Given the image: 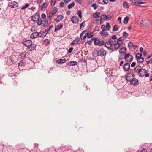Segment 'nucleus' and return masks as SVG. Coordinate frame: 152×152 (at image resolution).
Wrapping results in <instances>:
<instances>
[{"mask_svg":"<svg viewBox=\"0 0 152 152\" xmlns=\"http://www.w3.org/2000/svg\"><path fill=\"white\" fill-rule=\"evenodd\" d=\"M92 40H91V39L90 40H88L87 42L88 44L89 45H91L92 44Z\"/></svg>","mask_w":152,"mask_h":152,"instance_id":"63","label":"nucleus"},{"mask_svg":"<svg viewBox=\"0 0 152 152\" xmlns=\"http://www.w3.org/2000/svg\"><path fill=\"white\" fill-rule=\"evenodd\" d=\"M144 58L141 57L140 59H137V62L141 63L144 61Z\"/></svg>","mask_w":152,"mask_h":152,"instance_id":"41","label":"nucleus"},{"mask_svg":"<svg viewBox=\"0 0 152 152\" xmlns=\"http://www.w3.org/2000/svg\"><path fill=\"white\" fill-rule=\"evenodd\" d=\"M150 20L148 19L142 20L139 23L141 26H148L150 25Z\"/></svg>","mask_w":152,"mask_h":152,"instance_id":"2","label":"nucleus"},{"mask_svg":"<svg viewBox=\"0 0 152 152\" xmlns=\"http://www.w3.org/2000/svg\"><path fill=\"white\" fill-rule=\"evenodd\" d=\"M92 6L93 7L94 9L95 10L96 9L97 7V4L96 3H94L92 5Z\"/></svg>","mask_w":152,"mask_h":152,"instance_id":"49","label":"nucleus"},{"mask_svg":"<svg viewBox=\"0 0 152 152\" xmlns=\"http://www.w3.org/2000/svg\"><path fill=\"white\" fill-rule=\"evenodd\" d=\"M108 41H110V43H111V44H112V45L113 46V45H114V41L112 40L111 38H110L109 39Z\"/></svg>","mask_w":152,"mask_h":152,"instance_id":"57","label":"nucleus"},{"mask_svg":"<svg viewBox=\"0 0 152 152\" xmlns=\"http://www.w3.org/2000/svg\"><path fill=\"white\" fill-rule=\"evenodd\" d=\"M126 48H121L119 51L120 53H124L126 52Z\"/></svg>","mask_w":152,"mask_h":152,"instance_id":"28","label":"nucleus"},{"mask_svg":"<svg viewBox=\"0 0 152 152\" xmlns=\"http://www.w3.org/2000/svg\"><path fill=\"white\" fill-rule=\"evenodd\" d=\"M29 4L28 3H26L22 7H21V9L22 10H25L26 8L28 7L29 6Z\"/></svg>","mask_w":152,"mask_h":152,"instance_id":"38","label":"nucleus"},{"mask_svg":"<svg viewBox=\"0 0 152 152\" xmlns=\"http://www.w3.org/2000/svg\"><path fill=\"white\" fill-rule=\"evenodd\" d=\"M48 21L47 19H45L44 20H43V22L42 23V24L43 25L42 26L43 27H45L47 26L48 24Z\"/></svg>","mask_w":152,"mask_h":152,"instance_id":"26","label":"nucleus"},{"mask_svg":"<svg viewBox=\"0 0 152 152\" xmlns=\"http://www.w3.org/2000/svg\"><path fill=\"white\" fill-rule=\"evenodd\" d=\"M101 28L102 30V31H106L107 29L106 28L105 26L104 25H103L102 26Z\"/></svg>","mask_w":152,"mask_h":152,"instance_id":"47","label":"nucleus"},{"mask_svg":"<svg viewBox=\"0 0 152 152\" xmlns=\"http://www.w3.org/2000/svg\"><path fill=\"white\" fill-rule=\"evenodd\" d=\"M53 25L50 26L48 29H46L45 32L47 33L48 32L50 31L51 29L53 28Z\"/></svg>","mask_w":152,"mask_h":152,"instance_id":"48","label":"nucleus"},{"mask_svg":"<svg viewBox=\"0 0 152 152\" xmlns=\"http://www.w3.org/2000/svg\"><path fill=\"white\" fill-rule=\"evenodd\" d=\"M133 46V44L132 42H130L128 44V47L129 49L132 48Z\"/></svg>","mask_w":152,"mask_h":152,"instance_id":"43","label":"nucleus"},{"mask_svg":"<svg viewBox=\"0 0 152 152\" xmlns=\"http://www.w3.org/2000/svg\"><path fill=\"white\" fill-rule=\"evenodd\" d=\"M47 4L46 3H44L43 4L41 7V9L43 10L45 9L47 7Z\"/></svg>","mask_w":152,"mask_h":152,"instance_id":"37","label":"nucleus"},{"mask_svg":"<svg viewBox=\"0 0 152 152\" xmlns=\"http://www.w3.org/2000/svg\"><path fill=\"white\" fill-rule=\"evenodd\" d=\"M111 38L113 39H115L117 38V37L116 35H114L112 36Z\"/></svg>","mask_w":152,"mask_h":152,"instance_id":"64","label":"nucleus"},{"mask_svg":"<svg viewBox=\"0 0 152 152\" xmlns=\"http://www.w3.org/2000/svg\"><path fill=\"white\" fill-rule=\"evenodd\" d=\"M77 15H78V16H79V17L80 18H81L82 17V16L81 15L82 12H81V11L80 10H78L77 11Z\"/></svg>","mask_w":152,"mask_h":152,"instance_id":"42","label":"nucleus"},{"mask_svg":"<svg viewBox=\"0 0 152 152\" xmlns=\"http://www.w3.org/2000/svg\"><path fill=\"white\" fill-rule=\"evenodd\" d=\"M46 45H48L50 43V40L48 39H46L44 41Z\"/></svg>","mask_w":152,"mask_h":152,"instance_id":"46","label":"nucleus"},{"mask_svg":"<svg viewBox=\"0 0 152 152\" xmlns=\"http://www.w3.org/2000/svg\"><path fill=\"white\" fill-rule=\"evenodd\" d=\"M106 31H102L100 33V34L102 37H105L108 35V32H106Z\"/></svg>","mask_w":152,"mask_h":152,"instance_id":"25","label":"nucleus"},{"mask_svg":"<svg viewBox=\"0 0 152 152\" xmlns=\"http://www.w3.org/2000/svg\"><path fill=\"white\" fill-rule=\"evenodd\" d=\"M75 3L74 2H72L68 6V9H71L72 7H74L75 5Z\"/></svg>","mask_w":152,"mask_h":152,"instance_id":"36","label":"nucleus"},{"mask_svg":"<svg viewBox=\"0 0 152 152\" xmlns=\"http://www.w3.org/2000/svg\"><path fill=\"white\" fill-rule=\"evenodd\" d=\"M124 39V38L123 37H119L117 39V41H121L123 40Z\"/></svg>","mask_w":152,"mask_h":152,"instance_id":"60","label":"nucleus"},{"mask_svg":"<svg viewBox=\"0 0 152 152\" xmlns=\"http://www.w3.org/2000/svg\"><path fill=\"white\" fill-rule=\"evenodd\" d=\"M104 42L103 40H101V41H99V45H102L104 44Z\"/></svg>","mask_w":152,"mask_h":152,"instance_id":"56","label":"nucleus"},{"mask_svg":"<svg viewBox=\"0 0 152 152\" xmlns=\"http://www.w3.org/2000/svg\"><path fill=\"white\" fill-rule=\"evenodd\" d=\"M129 19V17L128 16L125 17L124 19L123 23L125 24H127L128 23Z\"/></svg>","mask_w":152,"mask_h":152,"instance_id":"31","label":"nucleus"},{"mask_svg":"<svg viewBox=\"0 0 152 152\" xmlns=\"http://www.w3.org/2000/svg\"><path fill=\"white\" fill-rule=\"evenodd\" d=\"M106 51L103 48L101 49L98 50L97 52V54L98 56L103 57L106 55Z\"/></svg>","mask_w":152,"mask_h":152,"instance_id":"5","label":"nucleus"},{"mask_svg":"<svg viewBox=\"0 0 152 152\" xmlns=\"http://www.w3.org/2000/svg\"><path fill=\"white\" fill-rule=\"evenodd\" d=\"M131 84L133 86H136L138 83V81L137 79H135L134 78L132 80L130 81Z\"/></svg>","mask_w":152,"mask_h":152,"instance_id":"16","label":"nucleus"},{"mask_svg":"<svg viewBox=\"0 0 152 152\" xmlns=\"http://www.w3.org/2000/svg\"><path fill=\"white\" fill-rule=\"evenodd\" d=\"M89 33V31L87 30H85L82 32L80 35V38L81 40H82V37H83L84 34H88Z\"/></svg>","mask_w":152,"mask_h":152,"instance_id":"27","label":"nucleus"},{"mask_svg":"<svg viewBox=\"0 0 152 152\" xmlns=\"http://www.w3.org/2000/svg\"><path fill=\"white\" fill-rule=\"evenodd\" d=\"M37 20L38 21L37 24L38 25L40 26L42 24L43 20L41 19L40 17L39 19H38Z\"/></svg>","mask_w":152,"mask_h":152,"instance_id":"33","label":"nucleus"},{"mask_svg":"<svg viewBox=\"0 0 152 152\" xmlns=\"http://www.w3.org/2000/svg\"><path fill=\"white\" fill-rule=\"evenodd\" d=\"M99 30V28L98 26H96L94 29V31H97Z\"/></svg>","mask_w":152,"mask_h":152,"instance_id":"62","label":"nucleus"},{"mask_svg":"<svg viewBox=\"0 0 152 152\" xmlns=\"http://www.w3.org/2000/svg\"><path fill=\"white\" fill-rule=\"evenodd\" d=\"M79 21L78 18L75 16H73L71 17V21L73 23H77Z\"/></svg>","mask_w":152,"mask_h":152,"instance_id":"10","label":"nucleus"},{"mask_svg":"<svg viewBox=\"0 0 152 152\" xmlns=\"http://www.w3.org/2000/svg\"><path fill=\"white\" fill-rule=\"evenodd\" d=\"M122 43V42H121V43H120L119 42H117L116 44H114L113 45V47H114V48H115L116 49H118L119 47L120 46L121 44Z\"/></svg>","mask_w":152,"mask_h":152,"instance_id":"22","label":"nucleus"},{"mask_svg":"<svg viewBox=\"0 0 152 152\" xmlns=\"http://www.w3.org/2000/svg\"><path fill=\"white\" fill-rule=\"evenodd\" d=\"M101 14L100 12H95L93 14L92 16L94 18H100V15Z\"/></svg>","mask_w":152,"mask_h":152,"instance_id":"21","label":"nucleus"},{"mask_svg":"<svg viewBox=\"0 0 152 152\" xmlns=\"http://www.w3.org/2000/svg\"><path fill=\"white\" fill-rule=\"evenodd\" d=\"M118 29L119 28L116 25H115L113 27V31L114 32L118 31Z\"/></svg>","mask_w":152,"mask_h":152,"instance_id":"34","label":"nucleus"},{"mask_svg":"<svg viewBox=\"0 0 152 152\" xmlns=\"http://www.w3.org/2000/svg\"><path fill=\"white\" fill-rule=\"evenodd\" d=\"M99 3L101 4H106L108 2V0H99Z\"/></svg>","mask_w":152,"mask_h":152,"instance_id":"24","label":"nucleus"},{"mask_svg":"<svg viewBox=\"0 0 152 152\" xmlns=\"http://www.w3.org/2000/svg\"><path fill=\"white\" fill-rule=\"evenodd\" d=\"M77 62L75 61H72L69 62L68 63V65L69 66H74L77 64Z\"/></svg>","mask_w":152,"mask_h":152,"instance_id":"19","label":"nucleus"},{"mask_svg":"<svg viewBox=\"0 0 152 152\" xmlns=\"http://www.w3.org/2000/svg\"><path fill=\"white\" fill-rule=\"evenodd\" d=\"M101 16L103 19L106 21L110 20L112 17V16L110 15H106L104 14H102Z\"/></svg>","mask_w":152,"mask_h":152,"instance_id":"9","label":"nucleus"},{"mask_svg":"<svg viewBox=\"0 0 152 152\" xmlns=\"http://www.w3.org/2000/svg\"><path fill=\"white\" fill-rule=\"evenodd\" d=\"M57 8L56 7H55L53 8V10L51 12H52L53 14L54 15L57 12Z\"/></svg>","mask_w":152,"mask_h":152,"instance_id":"39","label":"nucleus"},{"mask_svg":"<svg viewBox=\"0 0 152 152\" xmlns=\"http://www.w3.org/2000/svg\"><path fill=\"white\" fill-rule=\"evenodd\" d=\"M134 77V74L131 73H128L125 77L126 80L128 82H130Z\"/></svg>","mask_w":152,"mask_h":152,"instance_id":"4","label":"nucleus"},{"mask_svg":"<svg viewBox=\"0 0 152 152\" xmlns=\"http://www.w3.org/2000/svg\"><path fill=\"white\" fill-rule=\"evenodd\" d=\"M38 36L40 37H41L42 36V35H39V33L38 32H36L33 33L30 36V37L31 38H36Z\"/></svg>","mask_w":152,"mask_h":152,"instance_id":"15","label":"nucleus"},{"mask_svg":"<svg viewBox=\"0 0 152 152\" xmlns=\"http://www.w3.org/2000/svg\"><path fill=\"white\" fill-rule=\"evenodd\" d=\"M110 41H108V42H106L105 43V46L109 50H113L114 49V47L112 45L111 43H110Z\"/></svg>","mask_w":152,"mask_h":152,"instance_id":"7","label":"nucleus"},{"mask_svg":"<svg viewBox=\"0 0 152 152\" xmlns=\"http://www.w3.org/2000/svg\"><path fill=\"white\" fill-rule=\"evenodd\" d=\"M50 1V4L53 6L55 5L56 2V0H49Z\"/></svg>","mask_w":152,"mask_h":152,"instance_id":"44","label":"nucleus"},{"mask_svg":"<svg viewBox=\"0 0 152 152\" xmlns=\"http://www.w3.org/2000/svg\"><path fill=\"white\" fill-rule=\"evenodd\" d=\"M28 53L26 52H23L21 53H20L18 56V57L22 59H24L26 57V55H28Z\"/></svg>","mask_w":152,"mask_h":152,"instance_id":"14","label":"nucleus"},{"mask_svg":"<svg viewBox=\"0 0 152 152\" xmlns=\"http://www.w3.org/2000/svg\"><path fill=\"white\" fill-rule=\"evenodd\" d=\"M100 17V19H97V20L98 24L100 25L102 23L101 21L103 19L101 16Z\"/></svg>","mask_w":152,"mask_h":152,"instance_id":"32","label":"nucleus"},{"mask_svg":"<svg viewBox=\"0 0 152 152\" xmlns=\"http://www.w3.org/2000/svg\"><path fill=\"white\" fill-rule=\"evenodd\" d=\"M46 16L45 14L42 13L41 15V17L43 19H45L46 18Z\"/></svg>","mask_w":152,"mask_h":152,"instance_id":"58","label":"nucleus"},{"mask_svg":"<svg viewBox=\"0 0 152 152\" xmlns=\"http://www.w3.org/2000/svg\"><path fill=\"white\" fill-rule=\"evenodd\" d=\"M23 43L26 47H29L32 45V42L30 40H28L24 41Z\"/></svg>","mask_w":152,"mask_h":152,"instance_id":"12","label":"nucleus"},{"mask_svg":"<svg viewBox=\"0 0 152 152\" xmlns=\"http://www.w3.org/2000/svg\"><path fill=\"white\" fill-rule=\"evenodd\" d=\"M18 6V3L15 1L9 2L8 4V6L12 8L17 7Z\"/></svg>","mask_w":152,"mask_h":152,"instance_id":"6","label":"nucleus"},{"mask_svg":"<svg viewBox=\"0 0 152 152\" xmlns=\"http://www.w3.org/2000/svg\"><path fill=\"white\" fill-rule=\"evenodd\" d=\"M54 15L52 12H51L49 14L48 18L50 20H51V18Z\"/></svg>","mask_w":152,"mask_h":152,"instance_id":"51","label":"nucleus"},{"mask_svg":"<svg viewBox=\"0 0 152 152\" xmlns=\"http://www.w3.org/2000/svg\"><path fill=\"white\" fill-rule=\"evenodd\" d=\"M93 33L92 32L88 34V38H89L92 37L93 36Z\"/></svg>","mask_w":152,"mask_h":152,"instance_id":"50","label":"nucleus"},{"mask_svg":"<svg viewBox=\"0 0 152 152\" xmlns=\"http://www.w3.org/2000/svg\"><path fill=\"white\" fill-rule=\"evenodd\" d=\"M63 18V16L61 15H58L57 18L56 22L58 23Z\"/></svg>","mask_w":152,"mask_h":152,"instance_id":"23","label":"nucleus"},{"mask_svg":"<svg viewBox=\"0 0 152 152\" xmlns=\"http://www.w3.org/2000/svg\"><path fill=\"white\" fill-rule=\"evenodd\" d=\"M91 40H94V44L96 45H99L100 40L97 38H96L94 37L92 38L91 39Z\"/></svg>","mask_w":152,"mask_h":152,"instance_id":"20","label":"nucleus"},{"mask_svg":"<svg viewBox=\"0 0 152 152\" xmlns=\"http://www.w3.org/2000/svg\"><path fill=\"white\" fill-rule=\"evenodd\" d=\"M59 5H60V7H63L64 6V3L63 2L61 1Z\"/></svg>","mask_w":152,"mask_h":152,"instance_id":"61","label":"nucleus"},{"mask_svg":"<svg viewBox=\"0 0 152 152\" xmlns=\"http://www.w3.org/2000/svg\"><path fill=\"white\" fill-rule=\"evenodd\" d=\"M130 64L128 63H126L123 66V69L125 71H128L130 69Z\"/></svg>","mask_w":152,"mask_h":152,"instance_id":"11","label":"nucleus"},{"mask_svg":"<svg viewBox=\"0 0 152 152\" xmlns=\"http://www.w3.org/2000/svg\"><path fill=\"white\" fill-rule=\"evenodd\" d=\"M32 21L35 22L37 21L40 18L39 15V14L35 13L32 15L31 17Z\"/></svg>","mask_w":152,"mask_h":152,"instance_id":"8","label":"nucleus"},{"mask_svg":"<svg viewBox=\"0 0 152 152\" xmlns=\"http://www.w3.org/2000/svg\"><path fill=\"white\" fill-rule=\"evenodd\" d=\"M123 6L124 7L128 9L129 7V6L128 4V3L126 1H124L123 3Z\"/></svg>","mask_w":152,"mask_h":152,"instance_id":"29","label":"nucleus"},{"mask_svg":"<svg viewBox=\"0 0 152 152\" xmlns=\"http://www.w3.org/2000/svg\"><path fill=\"white\" fill-rule=\"evenodd\" d=\"M13 82V85H16L17 84V79L16 78L17 76L15 75H13L11 76Z\"/></svg>","mask_w":152,"mask_h":152,"instance_id":"17","label":"nucleus"},{"mask_svg":"<svg viewBox=\"0 0 152 152\" xmlns=\"http://www.w3.org/2000/svg\"><path fill=\"white\" fill-rule=\"evenodd\" d=\"M78 44V43L76 42V40H74L72 41L71 44L72 45H75Z\"/></svg>","mask_w":152,"mask_h":152,"instance_id":"59","label":"nucleus"},{"mask_svg":"<svg viewBox=\"0 0 152 152\" xmlns=\"http://www.w3.org/2000/svg\"><path fill=\"white\" fill-rule=\"evenodd\" d=\"M63 27V24L61 23L60 24L58 25L55 28V31H56L61 29Z\"/></svg>","mask_w":152,"mask_h":152,"instance_id":"18","label":"nucleus"},{"mask_svg":"<svg viewBox=\"0 0 152 152\" xmlns=\"http://www.w3.org/2000/svg\"><path fill=\"white\" fill-rule=\"evenodd\" d=\"M12 64V62L11 59H9L8 60L7 62V65H10Z\"/></svg>","mask_w":152,"mask_h":152,"instance_id":"52","label":"nucleus"},{"mask_svg":"<svg viewBox=\"0 0 152 152\" xmlns=\"http://www.w3.org/2000/svg\"><path fill=\"white\" fill-rule=\"evenodd\" d=\"M135 6H139L141 4H144L145 3L143 2H139L137 0H132L131 1Z\"/></svg>","mask_w":152,"mask_h":152,"instance_id":"13","label":"nucleus"},{"mask_svg":"<svg viewBox=\"0 0 152 152\" xmlns=\"http://www.w3.org/2000/svg\"><path fill=\"white\" fill-rule=\"evenodd\" d=\"M128 34L125 31L123 32V35L124 37H127L128 36Z\"/></svg>","mask_w":152,"mask_h":152,"instance_id":"53","label":"nucleus"},{"mask_svg":"<svg viewBox=\"0 0 152 152\" xmlns=\"http://www.w3.org/2000/svg\"><path fill=\"white\" fill-rule=\"evenodd\" d=\"M25 65V63L23 61H20V62L18 63V66H24Z\"/></svg>","mask_w":152,"mask_h":152,"instance_id":"45","label":"nucleus"},{"mask_svg":"<svg viewBox=\"0 0 152 152\" xmlns=\"http://www.w3.org/2000/svg\"><path fill=\"white\" fill-rule=\"evenodd\" d=\"M105 27L108 30H110L111 28V26L110 25L109 23H106Z\"/></svg>","mask_w":152,"mask_h":152,"instance_id":"40","label":"nucleus"},{"mask_svg":"<svg viewBox=\"0 0 152 152\" xmlns=\"http://www.w3.org/2000/svg\"><path fill=\"white\" fill-rule=\"evenodd\" d=\"M73 49V48H72V47L70 48L68 51V53H72V52Z\"/></svg>","mask_w":152,"mask_h":152,"instance_id":"55","label":"nucleus"},{"mask_svg":"<svg viewBox=\"0 0 152 152\" xmlns=\"http://www.w3.org/2000/svg\"><path fill=\"white\" fill-rule=\"evenodd\" d=\"M132 56L129 53L126 54L124 57L125 61L127 63L131 61H132Z\"/></svg>","mask_w":152,"mask_h":152,"instance_id":"3","label":"nucleus"},{"mask_svg":"<svg viewBox=\"0 0 152 152\" xmlns=\"http://www.w3.org/2000/svg\"><path fill=\"white\" fill-rule=\"evenodd\" d=\"M66 61V59H60L61 64H62L65 62Z\"/></svg>","mask_w":152,"mask_h":152,"instance_id":"54","label":"nucleus"},{"mask_svg":"<svg viewBox=\"0 0 152 152\" xmlns=\"http://www.w3.org/2000/svg\"><path fill=\"white\" fill-rule=\"evenodd\" d=\"M142 56V55L140 53H137L136 54V59H140V58H141Z\"/></svg>","mask_w":152,"mask_h":152,"instance_id":"35","label":"nucleus"},{"mask_svg":"<svg viewBox=\"0 0 152 152\" xmlns=\"http://www.w3.org/2000/svg\"><path fill=\"white\" fill-rule=\"evenodd\" d=\"M36 45H35L32 44L31 46L29 47L28 49L29 50L32 51L34 50L36 48Z\"/></svg>","mask_w":152,"mask_h":152,"instance_id":"30","label":"nucleus"},{"mask_svg":"<svg viewBox=\"0 0 152 152\" xmlns=\"http://www.w3.org/2000/svg\"><path fill=\"white\" fill-rule=\"evenodd\" d=\"M135 73L138 74L140 77H146L149 76L150 74L148 73V71L146 69H143L140 66H138L136 67L134 69Z\"/></svg>","mask_w":152,"mask_h":152,"instance_id":"1","label":"nucleus"}]
</instances>
